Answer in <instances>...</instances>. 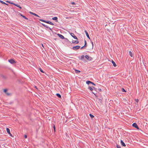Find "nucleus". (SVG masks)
Listing matches in <instances>:
<instances>
[{
  "label": "nucleus",
  "instance_id": "1",
  "mask_svg": "<svg viewBox=\"0 0 148 148\" xmlns=\"http://www.w3.org/2000/svg\"><path fill=\"white\" fill-rule=\"evenodd\" d=\"M80 46L77 45L73 47H72V49L74 50H76L79 49L80 48Z\"/></svg>",
  "mask_w": 148,
  "mask_h": 148
},
{
  "label": "nucleus",
  "instance_id": "2",
  "mask_svg": "<svg viewBox=\"0 0 148 148\" xmlns=\"http://www.w3.org/2000/svg\"><path fill=\"white\" fill-rule=\"evenodd\" d=\"M85 58H86V59L90 61L92 59V57H90L89 56H88L86 55L85 56Z\"/></svg>",
  "mask_w": 148,
  "mask_h": 148
},
{
  "label": "nucleus",
  "instance_id": "3",
  "mask_svg": "<svg viewBox=\"0 0 148 148\" xmlns=\"http://www.w3.org/2000/svg\"><path fill=\"white\" fill-rule=\"evenodd\" d=\"M8 62L12 64L16 63V62L13 59H12L9 60Z\"/></svg>",
  "mask_w": 148,
  "mask_h": 148
},
{
  "label": "nucleus",
  "instance_id": "4",
  "mask_svg": "<svg viewBox=\"0 0 148 148\" xmlns=\"http://www.w3.org/2000/svg\"><path fill=\"white\" fill-rule=\"evenodd\" d=\"M7 132L8 134L10 135L11 136H12V134H11L9 129L7 128L6 129Z\"/></svg>",
  "mask_w": 148,
  "mask_h": 148
},
{
  "label": "nucleus",
  "instance_id": "5",
  "mask_svg": "<svg viewBox=\"0 0 148 148\" xmlns=\"http://www.w3.org/2000/svg\"><path fill=\"white\" fill-rule=\"evenodd\" d=\"M71 35V36L73 37L74 38L76 39L77 40V37L73 33H71L70 34Z\"/></svg>",
  "mask_w": 148,
  "mask_h": 148
},
{
  "label": "nucleus",
  "instance_id": "6",
  "mask_svg": "<svg viewBox=\"0 0 148 148\" xmlns=\"http://www.w3.org/2000/svg\"><path fill=\"white\" fill-rule=\"evenodd\" d=\"M132 126L134 127L135 128H136V129H139V128L137 125V124L135 123H134L132 124Z\"/></svg>",
  "mask_w": 148,
  "mask_h": 148
},
{
  "label": "nucleus",
  "instance_id": "7",
  "mask_svg": "<svg viewBox=\"0 0 148 148\" xmlns=\"http://www.w3.org/2000/svg\"><path fill=\"white\" fill-rule=\"evenodd\" d=\"M84 32H85V33H86V36H87V37L89 39H90V37H89V34L88 33V32H87V31H86V30H85L84 31Z\"/></svg>",
  "mask_w": 148,
  "mask_h": 148
},
{
  "label": "nucleus",
  "instance_id": "8",
  "mask_svg": "<svg viewBox=\"0 0 148 148\" xmlns=\"http://www.w3.org/2000/svg\"><path fill=\"white\" fill-rule=\"evenodd\" d=\"M58 36L62 39H64V36H62V35L60 34H58Z\"/></svg>",
  "mask_w": 148,
  "mask_h": 148
},
{
  "label": "nucleus",
  "instance_id": "9",
  "mask_svg": "<svg viewBox=\"0 0 148 148\" xmlns=\"http://www.w3.org/2000/svg\"><path fill=\"white\" fill-rule=\"evenodd\" d=\"M121 144L124 147H125L126 146L125 144L124 143V142L122 140H121Z\"/></svg>",
  "mask_w": 148,
  "mask_h": 148
},
{
  "label": "nucleus",
  "instance_id": "10",
  "mask_svg": "<svg viewBox=\"0 0 148 148\" xmlns=\"http://www.w3.org/2000/svg\"><path fill=\"white\" fill-rule=\"evenodd\" d=\"M129 54L131 57H133L134 56V54H133V53L131 51H129Z\"/></svg>",
  "mask_w": 148,
  "mask_h": 148
},
{
  "label": "nucleus",
  "instance_id": "11",
  "mask_svg": "<svg viewBox=\"0 0 148 148\" xmlns=\"http://www.w3.org/2000/svg\"><path fill=\"white\" fill-rule=\"evenodd\" d=\"M18 14H20L21 16H22V17H23V18H25V19H27V20L28 19V18H27L25 16H23V15H22L21 13H18Z\"/></svg>",
  "mask_w": 148,
  "mask_h": 148
},
{
  "label": "nucleus",
  "instance_id": "12",
  "mask_svg": "<svg viewBox=\"0 0 148 148\" xmlns=\"http://www.w3.org/2000/svg\"><path fill=\"white\" fill-rule=\"evenodd\" d=\"M46 22H46V23H48L50 24H51L52 25H54L53 23H52L50 21H47Z\"/></svg>",
  "mask_w": 148,
  "mask_h": 148
},
{
  "label": "nucleus",
  "instance_id": "13",
  "mask_svg": "<svg viewBox=\"0 0 148 148\" xmlns=\"http://www.w3.org/2000/svg\"><path fill=\"white\" fill-rule=\"evenodd\" d=\"M112 63L114 66L115 67L116 66V64L112 60Z\"/></svg>",
  "mask_w": 148,
  "mask_h": 148
},
{
  "label": "nucleus",
  "instance_id": "14",
  "mask_svg": "<svg viewBox=\"0 0 148 148\" xmlns=\"http://www.w3.org/2000/svg\"><path fill=\"white\" fill-rule=\"evenodd\" d=\"M14 5L17 7H18L20 9H21L22 8L19 5L17 4H14Z\"/></svg>",
  "mask_w": 148,
  "mask_h": 148
},
{
  "label": "nucleus",
  "instance_id": "15",
  "mask_svg": "<svg viewBox=\"0 0 148 148\" xmlns=\"http://www.w3.org/2000/svg\"><path fill=\"white\" fill-rule=\"evenodd\" d=\"M79 42L78 40H75L74 41H72V43H76V44H77Z\"/></svg>",
  "mask_w": 148,
  "mask_h": 148
},
{
  "label": "nucleus",
  "instance_id": "16",
  "mask_svg": "<svg viewBox=\"0 0 148 148\" xmlns=\"http://www.w3.org/2000/svg\"><path fill=\"white\" fill-rule=\"evenodd\" d=\"M86 83L88 84H91L92 82L89 81H87L86 82Z\"/></svg>",
  "mask_w": 148,
  "mask_h": 148
},
{
  "label": "nucleus",
  "instance_id": "17",
  "mask_svg": "<svg viewBox=\"0 0 148 148\" xmlns=\"http://www.w3.org/2000/svg\"><path fill=\"white\" fill-rule=\"evenodd\" d=\"M58 19V18L57 17H55L52 18V19L54 20H57Z\"/></svg>",
  "mask_w": 148,
  "mask_h": 148
},
{
  "label": "nucleus",
  "instance_id": "18",
  "mask_svg": "<svg viewBox=\"0 0 148 148\" xmlns=\"http://www.w3.org/2000/svg\"><path fill=\"white\" fill-rule=\"evenodd\" d=\"M56 95L58 97H59V98L61 97V96L60 94H59V93H57Z\"/></svg>",
  "mask_w": 148,
  "mask_h": 148
},
{
  "label": "nucleus",
  "instance_id": "19",
  "mask_svg": "<svg viewBox=\"0 0 148 148\" xmlns=\"http://www.w3.org/2000/svg\"><path fill=\"white\" fill-rule=\"evenodd\" d=\"M75 73H79L80 72V71L77 70H76V69L75 70Z\"/></svg>",
  "mask_w": 148,
  "mask_h": 148
},
{
  "label": "nucleus",
  "instance_id": "20",
  "mask_svg": "<svg viewBox=\"0 0 148 148\" xmlns=\"http://www.w3.org/2000/svg\"><path fill=\"white\" fill-rule=\"evenodd\" d=\"M39 20L41 21H42V22H45V23L47 22H46L47 21L44 20H43L42 19H39Z\"/></svg>",
  "mask_w": 148,
  "mask_h": 148
},
{
  "label": "nucleus",
  "instance_id": "21",
  "mask_svg": "<svg viewBox=\"0 0 148 148\" xmlns=\"http://www.w3.org/2000/svg\"><path fill=\"white\" fill-rule=\"evenodd\" d=\"M32 14L34 16H36L38 17H39L37 14H36L34 13H33Z\"/></svg>",
  "mask_w": 148,
  "mask_h": 148
},
{
  "label": "nucleus",
  "instance_id": "22",
  "mask_svg": "<svg viewBox=\"0 0 148 148\" xmlns=\"http://www.w3.org/2000/svg\"><path fill=\"white\" fill-rule=\"evenodd\" d=\"M88 89H90L91 91H92L93 90V88L90 86L88 88Z\"/></svg>",
  "mask_w": 148,
  "mask_h": 148
},
{
  "label": "nucleus",
  "instance_id": "23",
  "mask_svg": "<svg viewBox=\"0 0 148 148\" xmlns=\"http://www.w3.org/2000/svg\"><path fill=\"white\" fill-rule=\"evenodd\" d=\"M89 115H90V116L91 118H93L94 117V116L93 115H92V114H90Z\"/></svg>",
  "mask_w": 148,
  "mask_h": 148
},
{
  "label": "nucleus",
  "instance_id": "24",
  "mask_svg": "<svg viewBox=\"0 0 148 148\" xmlns=\"http://www.w3.org/2000/svg\"><path fill=\"white\" fill-rule=\"evenodd\" d=\"M7 90H8L6 89H4L3 90L4 92L5 93L7 92Z\"/></svg>",
  "mask_w": 148,
  "mask_h": 148
},
{
  "label": "nucleus",
  "instance_id": "25",
  "mask_svg": "<svg viewBox=\"0 0 148 148\" xmlns=\"http://www.w3.org/2000/svg\"><path fill=\"white\" fill-rule=\"evenodd\" d=\"M0 2L2 4H5V2H3V1H2L1 0L0 1Z\"/></svg>",
  "mask_w": 148,
  "mask_h": 148
},
{
  "label": "nucleus",
  "instance_id": "26",
  "mask_svg": "<svg viewBox=\"0 0 148 148\" xmlns=\"http://www.w3.org/2000/svg\"><path fill=\"white\" fill-rule=\"evenodd\" d=\"M84 56L83 55V56H81V60H82L84 58Z\"/></svg>",
  "mask_w": 148,
  "mask_h": 148
},
{
  "label": "nucleus",
  "instance_id": "27",
  "mask_svg": "<svg viewBox=\"0 0 148 148\" xmlns=\"http://www.w3.org/2000/svg\"><path fill=\"white\" fill-rule=\"evenodd\" d=\"M40 71L42 73H44V72H43V70L41 69V68H40L39 69Z\"/></svg>",
  "mask_w": 148,
  "mask_h": 148
},
{
  "label": "nucleus",
  "instance_id": "28",
  "mask_svg": "<svg viewBox=\"0 0 148 148\" xmlns=\"http://www.w3.org/2000/svg\"><path fill=\"white\" fill-rule=\"evenodd\" d=\"M53 127L54 132H55V131H56V127H55V126L54 125V126Z\"/></svg>",
  "mask_w": 148,
  "mask_h": 148
},
{
  "label": "nucleus",
  "instance_id": "29",
  "mask_svg": "<svg viewBox=\"0 0 148 148\" xmlns=\"http://www.w3.org/2000/svg\"><path fill=\"white\" fill-rule=\"evenodd\" d=\"M5 93L8 96L9 95H10V94L8 92H6Z\"/></svg>",
  "mask_w": 148,
  "mask_h": 148
},
{
  "label": "nucleus",
  "instance_id": "30",
  "mask_svg": "<svg viewBox=\"0 0 148 148\" xmlns=\"http://www.w3.org/2000/svg\"><path fill=\"white\" fill-rule=\"evenodd\" d=\"M116 147L117 148H121V147L119 145H117Z\"/></svg>",
  "mask_w": 148,
  "mask_h": 148
},
{
  "label": "nucleus",
  "instance_id": "31",
  "mask_svg": "<svg viewBox=\"0 0 148 148\" xmlns=\"http://www.w3.org/2000/svg\"><path fill=\"white\" fill-rule=\"evenodd\" d=\"M135 101L137 102L138 103L139 101V100L138 99H135Z\"/></svg>",
  "mask_w": 148,
  "mask_h": 148
},
{
  "label": "nucleus",
  "instance_id": "32",
  "mask_svg": "<svg viewBox=\"0 0 148 148\" xmlns=\"http://www.w3.org/2000/svg\"><path fill=\"white\" fill-rule=\"evenodd\" d=\"M71 4L72 5H75V2H71Z\"/></svg>",
  "mask_w": 148,
  "mask_h": 148
},
{
  "label": "nucleus",
  "instance_id": "33",
  "mask_svg": "<svg viewBox=\"0 0 148 148\" xmlns=\"http://www.w3.org/2000/svg\"><path fill=\"white\" fill-rule=\"evenodd\" d=\"M122 91H123V92H126L125 90L123 88H122Z\"/></svg>",
  "mask_w": 148,
  "mask_h": 148
},
{
  "label": "nucleus",
  "instance_id": "34",
  "mask_svg": "<svg viewBox=\"0 0 148 148\" xmlns=\"http://www.w3.org/2000/svg\"><path fill=\"white\" fill-rule=\"evenodd\" d=\"M84 47H86V43H85V45L84 46Z\"/></svg>",
  "mask_w": 148,
  "mask_h": 148
},
{
  "label": "nucleus",
  "instance_id": "35",
  "mask_svg": "<svg viewBox=\"0 0 148 148\" xmlns=\"http://www.w3.org/2000/svg\"><path fill=\"white\" fill-rule=\"evenodd\" d=\"M91 84H92V85H94V86H95V84L94 83H93V82H92Z\"/></svg>",
  "mask_w": 148,
  "mask_h": 148
},
{
  "label": "nucleus",
  "instance_id": "36",
  "mask_svg": "<svg viewBox=\"0 0 148 148\" xmlns=\"http://www.w3.org/2000/svg\"><path fill=\"white\" fill-rule=\"evenodd\" d=\"M24 137L25 138H27V136L26 135H25L24 136Z\"/></svg>",
  "mask_w": 148,
  "mask_h": 148
},
{
  "label": "nucleus",
  "instance_id": "37",
  "mask_svg": "<svg viewBox=\"0 0 148 148\" xmlns=\"http://www.w3.org/2000/svg\"><path fill=\"white\" fill-rule=\"evenodd\" d=\"M33 13V12H29V13H30V14H32Z\"/></svg>",
  "mask_w": 148,
  "mask_h": 148
},
{
  "label": "nucleus",
  "instance_id": "38",
  "mask_svg": "<svg viewBox=\"0 0 148 148\" xmlns=\"http://www.w3.org/2000/svg\"><path fill=\"white\" fill-rule=\"evenodd\" d=\"M84 47L83 46L82 47H81V48H80L81 49H83Z\"/></svg>",
  "mask_w": 148,
  "mask_h": 148
},
{
  "label": "nucleus",
  "instance_id": "39",
  "mask_svg": "<svg viewBox=\"0 0 148 148\" xmlns=\"http://www.w3.org/2000/svg\"><path fill=\"white\" fill-rule=\"evenodd\" d=\"M11 3L12 4H13V5H14V4H15V3Z\"/></svg>",
  "mask_w": 148,
  "mask_h": 148
},
{
  "label": "nucleus",
  "instance_id": "40",
  "mask_svg": "<svg viewBox=\"0 0 148 148\" xmlns=\"http://www.w3.org/2000/svg\"><path fill=\"white\" fill-rule=\"evenodd\" d=\"M6 2H7L9 3H10V1H6Z\"/></svg>",
  "mask_w": 148,
  "mask_h": 148
},
{
  "label": "nucleus",
  "instance_id": "41",
  "mask_svg": "<svg viewBox=\"0 0 148 148\" xmlns=\"http://www.w3.org/2000/svg\"><path fill=\"white\" fill-rule=\"evenodd\" d=\"M42 47H44V46H43V44H42Z\"/></svg>",
  "mask_w": 148,
  "mask_h": 148
},
{
  "label": "nucleus",
  "instance_id": "42",
  "mask_svg": "<svg viewBox=\"0 0 148 148\" xmlns=\"http://www.w3.org/2000/svg\"><path fill=\"white\" fill-rule=\"evenodd\" d=\"M85 43H86V40H85Z\"/></svg>",
  "mask_w": 148,
  "mask_h": 148
},
{
  "label": "nucleus",
  "instance_id": "43",
  "mask_svg": "<svg viewBox=\"0 0 148 148\" xmlns=\"http://www.w3.org/2000/svg\"><path fill=\"white\" fill-rule=\"evenodd\" d=\"M5 4V5H8V4H7L6 3H5V4Z\"/></svg>",
  "mask_w": 148,
  "mask_h": 148
},
{
  "label": "nucleus",
  "instance_id": "44",
  "mask_svg": "<svg viewBox=\"0 0 148 148\" xmlns=\"http://www.w3.org/2000/svg\"><path fill=\"white\" fill-rule=\"evenodd\" d=\"M100 91H101V89H100L99 90Z\"/></svg>",
  "mask_w": 148,
  "mask_h": 148
},
{
  "label": "nucleus",
  "instance_id": "45",
  "mask_svg": "<svg viewBox=\"0 0 148 148\" xmlns=\"http://www.w3.org/2000/svg\"><path fill=\"white\" fill-rule=\"evenodd\" d=\"M92 92V93H93V94H94L95 95V93H94V92Z\"/></svg>",
  "mask_w": 148,
  "mask_h": 148
},
{
  "label": "nucleus",
  "instance_id": "46",
  "mask_svg": "<svg viewBox=\"0 0 148 148\" xmlns=\"http://www.w3.org/2000/svg\"><path fill=\"white\" fill-rule=\"evenodd\" d=\"M93 88H95L94 87H93Z\"/></svg>",
  "mask_w": 148,
  "mask_h": 148
},
{
  "label": "nucleus",
  "instance_id": "47",
  "mask_svg": "<svg viewBox=\"0 0 148 148\" xmlns=\"http://www.w3.org/2000/svg\"><path fill=\"white\" fill-rule=\"evenodd\" d=\"M35 88H36V86H35Z\"/></svg>",
  "mask_w": 148,
  "mask_h": 148
}]
</instances>
